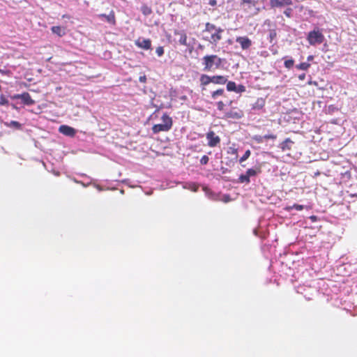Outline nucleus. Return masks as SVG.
<instances>
[{"label": "nucleus", "mask_w": 357, "mask_h": 357, "mask_svg": "<svg viewBox=\"0 0 357 357\" xmlns=\"http://www.w3.org/2000/svg\"><path fill=\"white\" fill-rule=\"evenodd\" d=\"M289 144H292V142L290 139L287 138L281 144L280 148L283 151L287 150V149L289 150L291 149L289 146Z\"/></svg>", "instance_id": "nucleus-21"}, {"label": "nucleus", "mask_w": 357, "mask_h": 357, "mask_svg": "<svg viewBox=\"0 0 357 357\" xmlns=\"http://www.w3.org/2000/svg\"><path fill=\"white\" fill-rule=\"evenodd\" d=\"M236 41L241 45L243 50H248L252 45V41L247 36L237 37Z\"/></svg>", "instance_id": "nucleus-8"}, {"label": "nucleus", "mask_w": 357, "mask_h": 357, "mask_svg": "<svg viewBox=\"0 0 357 357\" xmlns=\"http://www.w3.org/2000/svg\"><path fill=\"white\" fill-rule=\"evenodd\" d=\"M199 48H200V49H203V46H202V45H199Z\"/></svg>", "instance_id": "nucleus-46"}, {"label": "nucleus", "mask_w": 357, "mask_h": 357, "mask_svg": "<svg viewBox=\"0 0 357 357\" xmlns=\"http://www.w3.org/2000/svg\"><path fill=\"white\" fill-rule=\"evenodd\" d=\"M161 120V123L155 124L152 127V131L154 134H158L160 132H167L171 130L173 124L172 119L165 113L162 116Z\"/></svg>", "instance_id": "nucleus-2"}, {"label": "nucleus", "mask_w": 357, "mask_h": 357, "mask_svg": "<svg viewBox=\"0 0 357 357\" xmlns=\"http://www.w3.org/2000/svg\"><path fill=\"white\" fill-rule=\"evenodd\" d=\"M218 28V27H216L215 24L207 22L205 24V29L204 30V32H208L211 33V32L216 31Z\"/></svg>", "instance_id": "nucleus-20"}, {"label": "nucleus", "mask_w": 357, "mask_h": 357, "mask_svg": "<svg viewBox=\"0 0 357 357\" xmlns=\"http://www.w3.org/2000/svg\"><path fill=\"white\" fill-rule=\"evenodd\" d=\"M245 88L244 86L243 85H239L238 87H237V91L236 92H243V91H245Z\"/></svg>", "instance_id": "nucleus-38"}, {"label": "nucleus", "mask_w": 357, "mask_h": 357, "mask_svg": "<svg viewBox=\"0 0 357 357\" xmlns=\"http://www.w3.org/2000/svg\"><path fill=\"white\" fill-rule=\"evenodd\" d=\"M260 172V168L248 169L245 174L240 175L238 178V182L241 183H249L250 182V178L257 176Z\"/></svg>", "instance_id": "nucleus-4"}, {"label": "nucleus", "mask_w": 357, "mask_h": 357, "mask_svg": "<svg viewBox=\"0 0 357 357\" xmlns=\"http://www.w3.org/2000/svg\"><path fill=\"white\" fill-rule=\"evenodd\" d=\"M142 12L144 15H149L152 13V10L149 6H143L142 7Z\"/></svg>", "instance_id": "nucleus-25"}, {"label": "nucleus", "mask_w": 357, "mask_h": 357, "mask_svg": "<svg viewBox=\"0 0 357 357\" xmlns=\"http://www.w3.org/2000/svg\"><path fill=\"white\" fill-rule=\"evenodd\" d=\"M291 11H292L291 8H287V10H285L284 11V14L287 17H289L291 16Z\"/></svg>", "instance_id": "nucleus-37"}, {"label": "nucleus", "mask_w": 357, "mask_h": 357, "mask_svg": "<svg viewBox=\"0 0 357 357\" xmlns=\"http://www.w3.org/2000/svg\"><path fill=\"white\" fill-rule=\"evenodd\" d=\"M227 89L229 91H237V86L235 82L229 81L227 84Z\"/></svg>", "instance_id": "nucleus-22"}, {"label": "nucleus", "mask_w": 357, "mask_h": 357, "mask_svg": "<svg viewBox=\"0 0 357 357\" xmlns=\"http://www.w3.org/2000/svg\"><path fill=\"white\" fill-rule=\"evenodd\" d=\"M325 37L319 29H314L310 31L307 36V40L310 45H320L324 41Z\"/></svg>", "instance_id": "nucleus-3"}, {"label": "nucleus", "mask_w": 357, "mask_h": 357, "mask_svg": "<svg viewBox=\"0 0 357 357\" xmlns=\"http://www.w3.org/2000/svg\"><path fill=\"white\" fill-rule=\"evenodd\" d=\"M243 3H250L252 0H241Z\"/></svg>", "instance_id": "nucleus-42"}, {"label": "nucleus", "mask_w": 357, "mask_h": 357, "mask_svg": "<svg viewBox=\"0 0 357 357\" xmlns=\"http://www.w3.org/2000/svg\"><path fill=\"white\" fill-rule=\"evenodd\" d=\"M303 205H300V204H294L291 208H295L296 210L297 211H301L303 208Z\"/></svg>", "instance_id": "nucleus-35"}, {"label": "nucleus", "mask_w": 357, "mask_h": 357, "mask_svg": "<svg viewBox=\"0 0 357 357\" xmlns=\"http://www.w3.org/2000/svg\"><path fill=\"white\" fill-rule=\"evenodd\" d=\"M59 131L63 135L68 137H73L76 134L75 129L66 125L61 126L59 128Z\"/></svg>", "instance_id": "nucleus-12"}, {"label": "nucleus", "mask_w": 357, "mask_h": 357, "mask_svg": "<svg viewBox=\"0 0 357 357\" xmlns=\"http://www.w3.org/2000/svg\"><path fill=\"white\" fill-rule=\"evenodd\" d=\"M292 4V0H271L270 6L271 8H282Z\"/></svg>", "instance_id": "nucleus-11"}, {"label": "nucleus", "mask_w": 357, "mask_h": 357, "mask_svg": "<svg viewBox=\"0 0 357 357\" xmlns=\"http://www.w3.org/2000/svg\"><path fill=\"white\" fill-rule=\"evenodd\" d=\"M263 137L264 138V139H275L276 138V136L273 134H268L264 135Z\"/></svg>", "instance_id": "nucleus-34"}, {"label": "nucleus", "mask_w": 357, "mask_h": 357, "mask_svg": "<svg viewBox=\"0 0 357 357\" xmlns=\"http://www.w3.org/2000/svg\"><path fill=\"white\" fill-rule=\"evenodd\" d=\"M190 3L188 4H187V6L188 7H191L192 6V0H188Z\"/></svg>", "instance_id": "nucleus-45"}, {"label": "nucleus", "mask_w": 357, "mask_h": 357, "mask_svg": "<svg viewBox=\"0 0 357 357\" xmlns=\"http://www.w3.org/2000/svg\"><path fill=\"white\" fill-rule=\"evenodd\" d=\"M217 106H218V109L219 110H223L224 109V107H225V104L223 103L222 101H219L218 103H217Z\"/></svg>", "instance_id": "nucleus-36"}, {"label": "nucleus", "mask_w": 357, "mask_h": 357, "mask_svg": "<svg viewBox=\"0 0 357 357\" xmlns=\"http://www.w3.org/2000/svg\"><path fill=\"white\" fill-rule=\"evenodd\" d=\"M211 77L207 75H202L200 77V82L202 85H208L209 83L212 82Z\"/></svg>", "instance_id": "nucleus-19"}, {"label": "nucleus", "mask_w": 357, "mask_h": 357, "mask_svg": "<svg viewBox=\"0 0 357 357\" xmlns=\"http://www.w3.org/2000/svg\"><path fill=\"white\" fill-rule=\"evenodd\" d=\"M312 59H313V56L310 55V56H307V61H310Z\"/></svg>", "instance_id": "nucleus-44"}, {"label": "nucleus", "mask_w": 357, "mask_h": 357, "mask_svg": "<svg viewBox=\"0 0 357 357\" xmlns=\"http://www.w3.org/2000/svg\"><path fill=\"white\" fill-rule=\"evenodd\" d=\"M243 116V112L241 109H234L225 113V117L232 119H240Z\"/></svg>", "instance_id": "nucleus-13"}, {"label": "nucleus", "mask_w": 357, "mask_h": 357, "mask_svg": "<svg viewBox=\"0 0 357 357\" xmlns=\"http://www.w3.org/2000/svg\"><path fill=\"white\" fill-rule=\"evenodd\" d=\"M265 105V100L264 98H258L252 105L253 109H261Z\"/></svg>", "instance_id": "nucleus-16"}, {"label": "nucleus", "mask_w": 357, "mask_h": 357, "mask_svg": "<svg viewBox=\"0 0 357 357\" xmlns=\"http://www.w3.org/2000/svg\"><path fill=\"white\" fill-rule=\"evenodd\" d=\"M300 80H304L305 78V74L303 73L298 76Z\"/></svg>", "instance_id": "nucleus-41"}, {"label": "nucleus", "mask_w": 357, "mask_h": 357, "mask_svg": "<svg viewBox=\"0 0 357 357\" xmlns=\"http://www.w3.org/2000/svg\"><path fill=\"white\" fill-rule=\"evenodd\" d=\"M52 31L58 35L59 36H62L65 34V29L59 26H54L51 28Z\"/></svg>", "instance_id": "nucleus-18"}, {"label": "nucleus", "mask_w": 357, "mask_h": 357, "mask_svg": "<svg viewBox=\"0 0 357 357\" xmlns=\"http://www.w3.org/2000/svg\"><path fill=\"white\" fill-rule=\"evenodd\" d=\"M250 154H251V151L250 150H247L244 153L243 155L239 159L240 163H242L244 161H245L250 156Z\"/></svg>", "instance_id": "nucleus-24"}, {"label": "nucleus", "mask_w": 357, "mask_h": 357, "mask_svg": "<svg viewBox=\"0 0 357 357\" xmlns=\"http://www.w3.org/2000/svg\"><path fill=\"white\" fill-rule=\"evenodd\" d=\"M135 45L143 50H150L151 48V41L150 39L139 38L135 41Z\"/></svg>", "instance_id": "nucleus-10"}, {"label": "nucleus", "mask_w": 357, "mask_h": 357, "mask_svg": "<svg viewBox=\"0 0 357 357\" xmlns=\"http://www.w3.org/2000/svg\"><path fill=\"white\" fill-rule=\"evenodd\" d=\"M139 82H145L146 80V76H141L139 77Z\"/></svg>", "instance_id": "nucleus-40"}, {"label": "nucleus", "mask_w": 357, "mask_h": 357, "mask_svg": "<svg viewBox=\"0 0 357 357\" xmlns=\"http://www.w3.org/2000/svg\"><path fill=\"white\" fill-rule=\"evenodd\" d=\"M212 83L217 84H224L227 82V79L226 77L222 75H214L211 77Z\"/></svg>", "instance_id": "nucleus-14"}, {"label": "nucleus", "mask_w": 357, "mask_h": 357, "mask_svg": "<svg viewBox=\"0 0 357 357\" xmlns=\"http://www.w3.org/2000/svg\"><path fill=\"white\" fill-rule=\"evenodd\" d=\"M12 107L14 108V109H17V107H15V105H12Z\"/></svg>", "instance_id": "nucleus-47"}, {"label": "nucleus", "mask_w": 357, "mask_h": 357, "mask_svg": "<svg viewBox=\"0 0 357 357\" xmlns=\"http://www.w3.org/2000/svg\"><path fill=\"white\" fill-rule=\"evenodd\" d=\"M294 61L293 59H288V60H286L284 61V66L287 68H291L293 67L294 66Z\"/></svg>", "instance_id": "nucleus-27"}, {"label": "nucleus", "mask_w": 357, "mask_h": 357, "mask_svg": "<svg viewBox=\"0 0 357 357\" xmlns=\"http://www.w3.org/2000/svg\"><path fill=\"white\" fill-rule=\"evenodd\" d=\"M206 137L208 140V146L210 147H215L220 142V137L216 135L213 130L208 132Z\"/></svg>", "instance_id": "nucleus-7"}, {"label": "nucleus", "mask_w": 357, "mask_h": 357, "mask_svg": "<svg viewBox=\"0 0 357 357\" xmlns=\"http://www.w3.org/2000/svg\"><path fill=\"white\" fill-rule=\"evenodd\" d=\"M253 139L257 143H262L264 141V138L261 135H255Z\"/></svg>", "instance_id": "nucleus-29"}, {"label": "nucleus", "mask_w": 357, "mask_h": 357, "mask_svg": "<svg viewBox=\"0 0 357 357\" xmlns=\"http://www.w3.org/2000/svg\"><path fill=\"white\" fill-rule=\"evenodd\" d=\"M310 219H311V220H312V221H313V222H315V221H317V217H316V216H314V215L310 216Z\"/></svg>", "instance_id": "nucleus-43"}, {"label": "nucleus", "mask_w": 357, "mask_h": 357, "mask_svg": "<svg viewBox=\"0 0 357 357\" xmlns=\"http://www.w3.org/2000/svg\"><path fill=\"white\" fill-rule=\"evenodd\" d=\"M228 153L231 155H235L236 158L238 157V149L234 147H229L228 150Z\"/></svg>", "instance_id": "nucleus-28"}, {"label": "nucleus", "mask_w": 357, "mask_h": 357, "mask_svg": "<svg viewBox=\"0 0 357 357\" xmlns=\"http://www.w3.org/2000/svg\"><path fill=\"white\" fill-rule=\"evenodd\" d=\"M12 99H21L22 102L28 106L35 104V101L31 98L29 93L24 92L22 94H15L11 96Z\"/></svg>", "instance_id": "nucleus-6"}, {"label": "nucleus", "mask_w": 357, "mask_h": 357, "mask_svg": "<svg viewBox=\"0 0 357 357\" xmlns=\"http://www.w3.org/2000/svg\"><path fill=\"white\" fill-rule=\"evenodd\" d=\"M5 125L8 128H12L15 130H20L22 128V124L16 121H10L9 122H6Z\"/></svg>", "instance_id": "nucleus-17"}, {"label": "nucleus", "mask_w": 357, "mask_h": 357, "mask_svg": "<svg viewBox=\"0 0 357 357\" xmlns=\"http://www.w3.org/2000/svg\"><path fill=\"white\" fill-rule=\"evenodd\" d=\"M310 66V64L307 62L301 63L296 66V68L302 70H307Z\"/></svg>", "instance_id": "nucleus-23"}, {"label": "nucleus", "mask_w": 357, "mask_h": 357, "mask_svg": "<svg viewBox=\"0 0 357 357\" xmlns=\"http://www.w3.org/2000/svg\"><path fill=\"white\" fill-rule=\"evenodd\" d=\"M209 4L212 6H214L217 4V1L216 0H210Z\"/></svg>", "instance_id": "nucleus-39"}, {"label": "nucleus", "mask_w": 357, "mask_h": 357, "mask_svg": "<svg viewBox=\"0 0 357 357\" xmlns=\"http://www.w3.org/2000/svg\"><path fill=\"white\" fill-rule=\"evenodd\" d=\"M276 37V32L275 30H271L268 35V38L271 43L273 40Z\"/></svg>", "instance_id": "nucleus-30"}, {"label": "nucleus", "mask_w": 357, "mask_h": 357, "mask_svg": "<svg viewBox=\"0 0 357 357\" xmlns=\"http://www.w3.org/2000/svg\"><path fill=\"white\" fill-rule=\"evenodd\" d=\"M8 104V100L5 98L3 95H1L0 96V105H6Z\"/></svg>", "instance_id": "nucleus-32"}, {"label": "nucleus", "mask_w": 357, "mask_h": 357, "mask_svg": "<svg viewBox=\"0 0 357 357\" xmlns=\"http://www.w3.org/2000/svg\"><path fill=\"white\" fill-rule=\"evenodd\" d=\"M222 32L223 29L220 27H218L216 31L211 33L210 37H204L203 39L204 40L208 41L212 45H217L218 41L222 39Z\"/></svg>", "instance_id": "nucleus-5"}, {"label": "nucleus", "mask_w": 357, "mask_h": 357, "mask_svg": "<svg viewBox=\"0 0 357 357\" xmlns=\"http://www.w3.org/2000/svg\"><path fill=\"white\" fill-rule=\"evenodd\" d=\"M224 93V89H218L213 91L211 94V97L213 99H215L218 96L222 95Z\"/></svg>", "instance_id": "nucleus-26"}, {"label": "nucleus", "mask_w": 357, "mask_h": 357, "mask_svg": "<svg viewBox=\"0 0 357 357\" xmlns=\"http://www.w3.org/2000/svg\"><path fill=\"white\" fill-rule=\"evenodd\" d=\"M97 17L99 20H105L107 22H108L109 24H112V25H114L116 23L114 12L113 10L110 11L109 14H108V15L98 14L97 15Z\"/></svg>", "instance_id": "nucleus-9"}, {"label": "nucleus", "mask_w": 357, "mask_h": 357, "mask_svg": "<svg viewBox=\"0 0 357 357\" xmlns=\"http://www.w3.org/2000/svg\"><path fill=\"white\" fill-rule=\"evenodd\" d=\"M175 34L180 36L178 42L181 45L188 46L187 36L184 31H176V32H175Z\"/></svg>", "instance_id": "nucleus-15"}, {"label": "nucleus", "mask_w": 357, "mask_h": 357, "mask_svg": "<svg viewBox=\"0 0 357 357\" xmlns=\"http://www.w3.org/2000/svg\"><path fill=\"white\" fill-rule=\"evenodd\" d=\"M223 61V59L216 54L206 55L202 59V64L204 66L203 70L208 72L219 69Z\"/></svg>", "instance_id": "nucleus-1"}, {"label": "nucleus", "mask_w": 357, "mask_h": 357, "mask_svg": "<svg viewBox=\"0 0 357 357\" xmlns=\"http://www.w3.org/2000/svg\"><path fill=\"white\" fill-rule=\"evenodd\" d=\"M209 158L207 155H203L200 159V163L202 165H206L208 162Z\"/></svg>", "instance_id": "nucleus-33"}, {"label": "nucleus", "mask_w": 357, "mask_h": 357, "mask_svg": "<svg viewBox=\"0 0 357 357\" xmlns=\"http://www.w3.org/2000/svg\"><path fill=\"white\" fill-rule=\"evenodd\" d=\"M155 52L158 56H162L164 54V49L160 46L156 48Z\"/></svg>", "instance_id": "nucleus-31"}]
</instances>
